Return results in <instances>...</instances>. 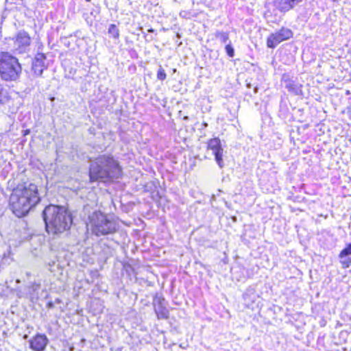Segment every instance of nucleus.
I'll return each mask as SVG.
<instances>
[{
	"label": "nucleus",
	"mask_w": 351,
	"mask_h": 351,
	"mask_svg": "<svg viewBox=\"0 0 351 351\" xmlns=\"http://www.w3.org/2000/svg\"><path fill=\"white\" fill-rule=\"evenodd\" d=\"M16 282H17V283H20V280H16Z\"/></svg>",
	"instance_id": "bb28decb"
},
{
	"label": "nucleus",
	"mask_w": 351,
	"mask_h": 351,
	"mask_svg": "<svg viewBox=\"0 0 351 351\" xmlns=\"http://www.w3.org/2000/svg\"><path fill=\"white\" fill-rule=\"evenodd\" d=\"M87 2H90L91 0H86Z\"/></svg>",
	"instance_id": "c85d7f7f"
},
{
	"label": "nucleus",
	"mask_w": 351,
	"mask_h": 351,
	"mask_svg": "<svg viewBox=\"0 0 351 351\" xmlns=\"http://www.w3.org/2000/svg\"><path fill=\"white\" fill-rule=\"evenodd\" d=\"M40 288V284L37 282H34L29 287V294L30 298H34L36 295L35 293L38 292V291Z\"/></svg>",
	"instance_id": "dca6fc26"
},
{
	"label": "nucleus",
	"mask_w": 351,
	"mask_h": 351,
	"mask_svg": "<svg viewBox=\"0 0 351 351\" xmlns=\"http://www.w3.org/2000/svg\"><path fill=\"white\" fill-rule=\"evenodd\" d=\"M48 342L46 335L38 334L29 341L30 348L34 351H43Z\"/></svg>",
	"instance_id": "1a4fd4ad"
},
{
	"label": "nucleus",
	"mask_w": 351,
	"mask_h": 351,
	"mask_svg": "<svg viewBox=\"0 0 351 351\" xmlns=\"http://www.w3.org/2000/svg\"><path fill=\"white\" fill-rule=\"evenodd\" d=\"M89 174L91 181L105 182L120 178L121 169L112 157L101 155L91 162Z\"/></svg>",
	"instance_id": "7ed1b4c3"
},
{
	"label": "nucleus",
	"mask_w": 351,
	"mask_h": 351,
	"mask_svg": "<svg viewBox=\"0 0 351 351\" xmlns=\"http://www.w3.org/2000/svg\"><path fill=\"white\" fill-rule=\"evenodd\" d=\"M208 150H211L215 156V159L219 167L221 169L224 167L223 160V149L221 145V141L218 138H211L207 143Z\"/></svg>",
	"instance_id": "0eeeda50"
},
{
	"label": "nucleus",
	"mask_w": 351,
	"mask_h": 351,
	"mask_svg": "<svg viewBox=\"0 0 351 351\" xmlns=\"http://www.w3.org/2000/svg\"><path fill=\"white\" fill-rule=\"evenodd\" d=\"M341 264L343 268H348L351 265V258L341 259Z\"/></svg>",
	"instance_id": "6ab92c4d"
},
{
	"label": "nucleus",
	"mask_w": 351,
	"mask_h": 351,
	"mask_svg": "<svg viewBox=\"0 0 351 351\" xmlns=\"http://www.w3.org/2000/svg\"><path fill=\"white\" fill-rule=\"evenodd\" d=\"M350 141H351V139Z\"/></svg>",
	"instance_id": "c756f323"
},
{
	"label": "nucleus",
	"mask_w": 351,
	"mask_h": 351,
	"mask_svg": "<svg viewBox=\"0 0 351 351\" xmlns=\"http://www.w3.org/2000/svg\"><path fill=\"white\" fill-rule=\"evenodd\" d=\"M184 119H185V120H188V119H189V117H184Z\"/></svg>",
	"instance_id": "a878e982"
},
{
	"label": "nucleus",
	"mask_w": 351,
	"mask_h": 351,
	"mask_svg": "<svg viewBox=\"0 0 351 351\" xmlns=\"http://www.w3.org/2000/svg\"><path fill=\"white\" fill-rule=\"evenodd\" d=\"M45 56L43 53H38L32 64V70L36 76H40L45 68Z\"/></svg>",
	"instance_id": "9d476101"
},
{
	"label": "nucleus",
	"mask_w": 351,
	"mask_h": 351,
	"mask_svg": "<svg viewBox=\"0 0 351 351\" xmlns=\"http://www.w3.org/2000/svg\"><path fill=\"white\" fill-rule=\"evenodd\" d=\"M293 36V33L290 29L282 27L267 38V44H278L292 38Z\"/></svg>",
	"instance_id": "6e6552de"
},
{
	"label": "nucleus",
	"mask_w": 351,
	"mask_h": 351,
	"mask_svg": "<svg viewBox=\"0 0 351 351\" xmlns=\"http://www.w3.org/2000/svg\"><path fill=\"white\" fill-rule=\"evenodd\" d=\"M49 306H52V304L51 303H49Z\"/></svg>",
	"instance_id": "cd10ccee"
},
{
	"label": "nucleus",
	"mask_w": 351,
	"mask_h": 351,
	"mask_svg": "<svg viewBox=\"0 0 351 351\" xmlns=\"http://www.w3.org/2000/svg\"><path fill=\"white\" fill-rule=\"evenodd\" d=\"M3 87L1 84H0V103L3 101Z\"/></svg>",
	"instance_id": "412c9836"
},
{
	"label": "nucleus",
	"mask_w": 351,
	"mask_h": 351,
	"mask_svg": "<svg viewBox=\"0 0 351 351\" xmlns=\"http://www.w3.org/2000/svg\"><path fill=\"white\" fill-rule=\"evenodd\" d=\"M285 86L294 95H298L302 93L301 86L293 80L285 81Z\"/></svg>",
	"instance_id": "9b49d317"
},
{
	"label": "nucleus",
	"mask_w": 351,
	"mask_h": 351,
	"mask_svg": "<svg viewBox=\"0 0 351 351\" xmlns=\"http://www.w3.org/2000/svg\"><path fill=\"white\" fill-rule=\"evenodd\" d=\"M43 217L47 232L53 235L69 230L72 223L71 214L61 206L49 205L45 207Z\"/></svg>",
	"instance_id": "f03ea898"
},
{
	"label": "nucleus",
	"mask_w": 351,
	"mask_h": 351,
	"mask_svg": "<svg viewBox=\"0 0 351 351\" xmlns=\"http://www.w3.org/2000/svg\"><path fill=\"white\" fill-rule=\"evenodd\" d=\"M31 38L27 32L22 30L19 31L16 37L14 42L18 44H30Z\"/></svg>",
	"instance_id": "f8f14e48"
},
{
	"label": "nucleus",
	"mask_w": 351,
	"mask_h": 351,
	"mask_svg": "<svg viewBox=\"0 0 351 351\" xmlns=\"http://www.w3.org/2000/svg\"><path fill=\"white\" fill-rule=\"evenodd\" d=\"M109 36L114 38H118L119 36V31L117 26L114 24H110L108 29Z\"/></svg>",
	"instance_id": "4468645a"
},
{
	"label": "nucleus",
	"mask_w": 351,
	"mask_h": 351,
	"mask_svg": "<svg viewBox=\"0 0 351 351\" xmlns=\"http://www.w3.org/2000/svg\"><path fill=\"white\" fill-rule=\"evenodd\" d=\"M22 73L19 60L8 52L0 53V78L5 82H16Z\"/></svg>",
	"instance_id": "20e7f679"
},
{
	"label": "nucleus",
	"mask_w": 351,
	"mask_h": 351,
	"mask_svg": "<svg viewBox=\"0 0 351 351\" xmlns=\"http://www.w3.org/2000/svg\"><path fill=\"white\" fill-rule=\"evenodd\" d=\"M349 255H351V243H348L346 245V247L339 253V258L343 259Z\"/></svg>",
	"instance_id": "f3484780"
},
{
	"label": "nucleus",
	"mask_w": 351,
	"mask_h": 351,
	"mask_svg": "<svg viewBox=\"0 0 351 351\" xmlns=\"http://www.w3.org/2000/svg\"><path fill=\"white\" fill-rule=\"evenodd\" d=\"M39 202L37 186L32 183L18 186L10 197L11 209L18 217L27 215Z\"/></svg>",
	"instance_id": "f257e3e1"
},
{
	"label": "nucleus",
	"mask_w": 351,
	"mask_h": 351,
	"mask_svg": "<svg viewBox=\"0 0 351 351\" xmlns=\"http://www.w3.org/2000/svg\"><path fill=\"white\" fill-rule=\"evenodd\" d=\"M302 1L303 0H275L273 4L274 9L273 11L267 10L265 13V17L269 22L276 23L281 19V16L278 15L277 11L285 13L293 9Z\"/></svg>",
	"instance_id": "423d86ee"
},
{
	"label": "nucleus",
	"mask_w": 351,
	"mask_h": 351,
	"mask_svg": "<svg viewBox=\"0 0 351 351\" xmlns=\"http://www.w3.org/2000/svg\"><path fill=\"white\" fill-rule=\"evenodd\" d=\"M216 41L226 43L229 40V36L228 33L223 32H217L215 34Z\"/></svg>",
	"instance_id": "2eb2a0df"
},
{
	"label": "nucleus",
	"mask_w": 351,
	"mask_h": 351,
	"mask_svg": "<svg viewBox=\"0 0 351 351\" xmlns=\"http://www.w3.org/2000/svg\"><path fill=\"white\" fill-rule=\"evenodd\" d=\"M247 86L248 88H252V86H251V84H250V83L247 84Z\"/></svg>",
	"instance_id": "b1692460"
},
{
	"label": "nucleus",
	"mask_w": 351,
	"mask_h": 351,
	"mask_svg": "<svg viewBox=\"0 0 351 351\" xmlns=\"http://www.w3.org/2000/svg\"><path fill=\"white\" fill-rule=\"evenodd\" d=\"M268 46H269V47L274 48V47L275 45H268Z\"/></svg>",
	"instance_id": "393cba45"
},
{
	"label": "nucleus",
	"mask_w": 351,
	"mask_h": 351,
	"mask_svg": "<svg viewBox=\"0 0 351 351\" xmlns=\"http://www.w3.org/2000/svg\"><path fill=\"white\" fill-rule=\"evenodd\" d=\"M189 13L186 11H182L180 13V16L183 18H188Z\"/></svg>",
	"instance_id": "4be33fe9"
},
{
	"label": "nucleus",
	"mask_w": 351,
	"mask_h": 351,
	"mask_svg": "<svg viewBox=\"0 0 351 351\" xmlns=\"http://www.w3.org/2000/svg\"><path fill=\"white\" fill-rule=\"evenodd\" d=\"M226 53L230 57L234 56V49L232 47V45H226Z\"/></svg>",
	"instance_id": "aec40b11"
},
{
	"label": "nucleus",
	"mask_w": 351,
	"mask_h": 351,
	"mask_svg": "<svg viewBox=\"0 0 351 351\" xmlns=\"http://www.w3.org/2000/svg\"><path fill=\"white\" fill-rule=\"evenodd\" d=\"M88 219V226L97 237L112 234L117 230L116 222L99 211L94 212Z\"/></svg>",
	"instance_id": "39448f33"
},
{
	"label": "nucleus",
	"mask_w": 351,
	"mask_h": 351,
	"mask_svg": "<svg viewBox=\"0 0 351 351\" xmlns=\"http://www.w3.org/2000/svg\"><path fill=\"white\" fill-rule=\"evenodd\" d=\"M166 73L165 70L161 66H159V68L157 71V78L159 80L163 81L166 79Z\"/></svg>",
	"instance_id": "a211bd4d"
},
{
	"label": "nucleus",
	"mask_w": 351,
	"mask_h": 351,
	"mask_svg": "<svg viewBox=\"0 0 351 351\" xmlns=\"http://www.w3.org/2000/svg\"><path fill=\"white\" fill-rule=\"evenodd\" d=\"M258 86H254V93H258Z\"/></svg>",
	"instance_id": "5701e85b"
},
{
	"label": "nucleus",
	"mask_w": 351,
	"mask_h": 351,
	"mask_svg": "<svg viewBox=\"0 0 351 351\" xmlns=\"http://www.w3.org/2000/svg\"><path fill=\"white\" fill-rule=\"evenodd\" d=\"M155 312L159 319H166L168 317V311L162 306L161 301H160L158 306L155 307Z\"/></svg>",
	"instance_id": "ddd939ff"
}]
</instances>
